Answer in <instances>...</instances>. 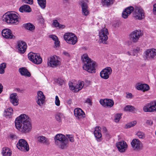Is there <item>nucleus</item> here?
Here are the masks:
<instances>
[{"instance_id":"15","label":"nucleus","mask_w":156,"mask_h":156,"mask_svg":"<svg viewBox=\"0 0 156 156\" xmlns=\"http://www.w3.org/2000/svg\"><path fill=\"white\" fill-rule=\"evenodd\" d=\"M133 16L136 19L141 20L144 17V13L143 10L141 8L137 7L133 13Z\"/></svg>"},{"instance_id":"60","label":"nucleus","mask_w":156,"mask_h":156,"mask_svg":"<svg viewBox=\"0 0 156 156\" xmlns=\"http://www.w3.org/2000/svg\"><path fill=\"white\" fill-rule=\"evenodd\" d=\"M125 107H133L132 106L127 105Z\"/></svg>"},{"instance_id":"28","label":"nucleus","mask_w":156,"mask_h":156,"mask_svg":"<svg viewBox=\"0 0 156 156\" xmlns=\"http://www.w3.org/2000/svg\"><path fill=\"white\" fill-rule=\"evenodd\" d=\"M10 99L11 102L14 106H16L18 105V100L16 93H14L11 94L10 96Z\"/></svg>"},{"instance_id":"26","label":"nucleus","mask_w":156,"mask_h":156,"mask_svg":"<svg viewBox=\"0 0 156 156\" xmlns=\"http://www.w3.org/2000/svg\"><path fill=\"white\" fill-rule=\"evenodd\" d=\"M74 114L78 119L84 117L85 115L84 112L80 108H76L74 110Z\"/></svg>"},{"instance_id":"30","label":"nucleus","mask_w":156,"mask_h":156,"mask_svg":"<svg viewBox=\"0 0 156 156\" xmlns=\"http://www.w3.org/2000/svg\"><path fill=\"white\" fill-rule=\"evenodd\" d=\"M2 154L4 156H10L12 154L11 151L6 147L3 148Z\"/></svg>"},{"instance_id":"48","label":"nucleus","mask_w":156,"mask_h":156,"mask_svg":"<svg viewBox=\"0 0 156 156\" xmlns=\"http://www.w3.org/2000/svg\"><path fill=\"white\" fill-rule=\"evenodd\" d=\"M55 105L58 106H59L60 104V101L58 97L57 96H56L55 97Z\"/></svg>"},{"instance_id":"63","label":"nucleus","mask_w":156,"mask_h":156,"mask_svg":"<svg viewBox=\"0 0 156 156\" xmlns=\"http://www.w3.org/2000/svg\"><path fill=\"white\" fill-rule=\"evenodd\" d=\"M155 156H156V155H155Z\"/></svg>"},{"instance_id":"24","label":"nucleus","mask_w":156,"mask_h":156,"mask_svg":"<svg viewBox=\"0 0 156 156\" xmlns=\"http://www.w3.org/2000/svg\"><path fill=\"white\" fill-rule=\"evenodd\" d=\"M134 10V8L132 6H129L126 8L122 13V16L123 18L126 19Z\"/></svg>"},{"instance_id":"57","label":"nucleus","mask_w":156,"mask_h":156,"mask_svg":"<svg viewBox=\"0 0 156 156\" xmlns=\"http://www.w3.org/2000/svg\"><path fill=\"white\" fill-rule=\"evenodd\" d=\"M17 91L18 92H19L20 93H23V89H21L20 88H17L16 89Z\"/></svg>"},{"instance_id":"39","label":"nucleus","mask_w":156,"mask_h":156,"mask_svg":"<svg viewBox=\"0 0 156 156\" xmlns=\"http://www.w3.org/2000/svg\"><path fill=\"white\" fill-rule=\"evenodd\" d=\"M136 135L140 139H144L145 137L144 133L140 131H137L136 134Z\"/></svg>"},{"instance_id":"9","label":"nucleus","mask_w":156,"mask_h":156,"mask_svg":"<svg viewBox=\"0 0 156 156\" xmlns=\"http://www.w3.org/2000/svg\"><path fill=\"white\" fill-rule=\"evenodd\" d=\"M59 58L56 55H54L50 57L48 62V67H55L60 64Z\"/></svg>"},{"instance_id":"19","label":"nucleus","mask_w":156,"mask_h":156,"mask_svg":"<svg viewBox=\"0 0 156 156\" xmlns=\"http://www.w3.org/2000/svg\"><path fill=\"white\" fill-rule=\"evenodd\" d=\"M99 102L100 104L103 106L111 107L114 105V101L113 100L110 99H101Z\"/></svg>"},{"instance_id":"16","label":"nucleus","mask_w":156,"mask_h":156,"mask_svg":"<svg viewBox=\"0 0 156 156\" xmlns=\"http://www.w3.org/2000/svg\"><path fill=\"white\" fill-rule=\"evenodd\" d=\"M116 146L119 151L121 153L125 152L128 148V145L126 142L124 141H121L117 142Z\"/></svg>"},{"instance_id":"50","label":"nucleus","mask_w":156,"mask_h":156,"mask_svg":"<svg viewBox=\"0 0 156 156\" xmlns=\"http://www.w3.org/2000/svg\"><path fill=\"white\" fill-rule=\"evenodd\" d=\"M126 97L127 98L131 99L133 97V96L131 93L128 92L126 93Z\"/></svg>"},{"instance_id":"22","label":"nucleus","mask_w":156,"mask_h":156,"mask_svg":"<svg viewBox=\"0 0 156 156\" xmlns=\"http://www.w3.org/2000/svg\"><path fill=\"white\" fill-rule=\"evenodd\" d=\"M36 140L38 142L45 145H48L50 143L49 139L43 136H37Z\"/></svg>"},{"instance_id":"14","label":"nucleus","mask_w":156,"mask_h":156,"mask_svg":"<svg viewBox=\"0 0 156 156\" xmlns=\"http://www.w3.org/2000/svg\"><path fill=\"white\" fill-rule=\"evenodd\" d=\"M131 144L133 150L135 151H140L143 148L142 143L137 139H133L131 142Z\"/></svg>"},{"instance_id":"42","label":"nucleus","mask_w":156,"mask_h":156,"mask_svg":"<svg viewBox=\"0 0 156 156\" xmlns=\"http://www.w3.org/2000/svg\"><path fill=\"white\" fill-rule=\"evenodd\" d=\"M143 110L145 112H156V108H143Z\"/></svg>"},{"instance_id":"13","label":"nucleus","mask_w":156,"mask_h":156,"mask_svg":"<svg viewBox=\"0 0 156 156\" xmlns=\"http://www.w3.org/2000/svg\"><path fill=\"white\" fill-rule=\"evenodd\" d=\"M144 54L147 59H154L156 56V49L154 48L147 49L145 51Z\"/></svg>"},{"instance_id":"37","label":"nucleus","mask_w":156,"mask_h":156,"mask_svg":"<svg viewBox=\"0 0 156 156\" xmlns=\"http://www.w3.org/2000/svg\"><path fill=\"white\" fill-rule=\"evenodd\" d=\"M144 107H156V100L147 103Z\"/></svg>"},{"instance_id":"59","label":"nucleus","mask_w":156,"mask_h":156,"mask_svg":"<svg viewBox=\"0 0 156 156\" xmlns=\"http://www.w3.org/2000/svg\"><path fill=\"white\" fill-rule=\"evenodd\" d=\"M71 100H69L67 101V103L68 104H70L71 103Z\"/></svg>"},{"instance_id":"52","label":"nucleus","mask_w":156,"mask_h":156,"mask_svg":"<svg viewBox=\"0 0 156 156\" xmlns=\"http://www.w3.org/2000/svg\"><path fill=\"white\" fill-rule=\"evenodd\" d=\"M54 41L58 40V37L55 35H51L49 36Z\"/></svg>"},{"instance_id":"4","label":"nucleus","mask_w":156,"mask_h":156,"mask_svg":"<svg viewBox=\"0 0 156 156\" xmlns=\"http://www.w3.org/2000/svg\"><path fill=\"white\" fill-rule=\"evenodd\" d=\"M2 20L7 23L17 24L19 23V17L18 15L13 12L5 14L2 16Z\"/></svg>"},{"instance_id":"5","label":"nucleus","mask_w":156,"mask_h":156,"mask_svg":"<svg viewBox=\"0 0 156 156\" xmlns=\"http://www.w3.org/2000/svg\"><path fill=\"white\" fill-rule=\"evenodd\" d=\"M64 38L69 44L74 45L77 41V38L76 35L71 33H67L64 34Z\"/></svg>"},{"instance_id":"10","label":"nucleus","mask_w":156,"mask_h":156,"mask_svg":"<svg viewBox=\"0 0 156 156\" xmlns=\"http://www.w3.org/2000/svg\"><path fill=\"white\" fill-rule=\"evenodd\" d=\"M142 36L140 30H135L132 31L129 35L130 40L133 43H136L139 40V38Z\"/></svg>"},{"instance_id":"40","label":"nucleus","mask_w":156,"mask_h":156,"mask_svg":"<svg viewBox=\"0 0 156 156\" xmlns=\"http://www.w3.org/2000/svg\"><path fill=\"white\" fill-rule=\"evenodd\" d=\"M6 67V64L3 63L0 65V73L3 74L5 72V69Z\"/></svg>"},{"instance_id":"41","label":"nucleus","mask_w":156,"mask_h":156,"mask_svg":"<svg viewBox=\"0 0 156 156\" xmlns=\"http://www.w3.org/2000/svg\"><path fill=\"white\" fill-rule=\"evenodd\" d=\"M63 116V115L62 113H58L55 115V118L56 120L60 122L62 121V118Z\"/></svg>"},{"instance_id":"44","label":"nucleus","mask_w":156,"mask_h":156,"mask_svg":"<svg viewBox=\"0 0 156 156\" xmlns=\"http://www.w3.org/2000/svg\"><path fill=\"white\" fill-rule=\"evenodd\" d=\"M66 136L67 139H69L71 142H73L74 141V137L72 135H67Z\"/></svg>"},{"instance_id":"54","label":"nucleus","mask_w":156,"mask_h":156,"mask_svg":"<svg viewBox=\"0 0 156 156\" xmlns=\"http://www.w3.org/2000/svg\"><path fill=\"white\" fill-rule=\"evenodd\" d=\"M59 42L58 41V40L55 41L54 44L56 47H58L59 46Z\"/></svg>"},{"instance_id":"20","label":"nucleus","mask_w":156,"mask_h":156,"mask_svg":"<svg viewBox=\"0 0 156 156\" xmlns=\"http://www.w3.org/2000/svg\"><path fill=\"white\" fill-rule=\"evenodd\" d=\"M27 47L26 43L23 41H19L17 42V48L20 53H24L25 52Z\"/></svg>"},{"instance_id":"46","label":"nucleus","mask_w":156,"mask_h":156,"mask_svg":"<svg viewBox=\"0 0 156 156\" xmlns=\"http://www.w3.org/2000/svg\"><path fill=\"white\" fill-rule=\"evenodd\" d=\"M146 124L148 126H152L153 121L151 119H148L146 120L145 122Z\"/></svg>"},{"instance_id":"62","label":"nucleus","mask_w":156,"mask_h":156,"mask_svg":"<svg viewBox=\"0 0 156 156\" xmlns=\"http://www.w3.org/2000/svg\"><path fill=\"white\" fill-rule=\"evenodd\" d=\"M155 135H156V130L155 131Z\"/></svg>"},{"instance_id":"2","label":"nucleus","mask_w":156,"mask_h":156,"mask_svg":"<svg viewBox=\"0 0 156 156\" xmlns=\"http://www.w3.org/2000/svg\"><path fill=\"white\" fill-rule=\"evenodd\" d=\"M81 58L84 63L83 67V69L90 73H95L96 63L92 61L87 55L84 54Z\"/></svg>"},{"instance_id":"47","label":"nucleus","mask_w":156,"mask_h":156,"mask_svg":"<svg viewBox=\"0 0 156 156\" xmlns=\"http://www.w3.org/2000/svg\"><path fill=\"white\" fill-rule=\"evenodd\" d=\"M136 51V50L133 49L132 51H127V54L129 55L135 56Z\"/></svg>"},{"instance_id":"17","label":"nucleus","mask_w":156,"mask_h":156,"mask_svg":"<svg viewBox=\"0 0 156 156\" xmlns=\"http://www.w3.org/2000/svg\"><path fill=\"white\" fill-rule=\"evenodd\" d=\"M37 103L40 106L44 103L45 101V97L42 92L41 91H37Z\"/></svg>"},{"instance_id":"31","label":"nucleus","mask_w":156,"mask_h":156,"mask_svg":"<svg viewBox=\"0 0 156 156\" xmlns=\"http://www.w3.org/2000/svg\"><path fill=\"white\" fill-rule=\"evenodd\" d=\"M52 25L54 27H58L59 29H63L65 27L64 25L60 24L57 20H53Z\"/></svg>"},{"instance_id":"7","label":"nucleus","mask_w":156,"mask_h":156,"mask_svg":"<svg viewBox=\"0 0 156 156\" xmlns=\"http://www.w3.org/2000/svg\"><path fill=\"white\" fill-rule=\"evenodd\" d=\"M109 33L108 30L105 28H103L99 32V40L100 42L103 44H107V41L108 39V35Z\"/></svg>"},{"instance_id":"32","label":"nucleus","mask_w":156,"mask_h":156,"mask_svg":"<svg viewBox=\"0 0 156 156\" xmlns=\"http://www.w3.org/2000/svg\"><path fill=\"white\" fill-rule=\"evenodd\" d=\"M19 11L22 12H29L31 11V9L29 6L25 5L21 7L19 9Z\"/></svg>"},{"instance_id":"27","label":"nucleus","mask_w":156,"mask_h":156,"mask_svg":"<svg viewBox=\"0 0 156 156\" xmlns=\"http://www.w3.org/2000/svg\"><path fill=\"white\" fill-rule=\"evenodd\" d=\"M14 111L15 109L13 108H7L4 110V115L5 117L10 118L12 116Z\"/></svg>"},{"instance_id":"23","label":"nucleus","mask_w":156,"mask_h":156,"mask_svg":"<svg viewBox=\"0 0 156 156\" xmlns=\"http://www.w3.org/2000/svg\"><path fill=\"white\" fill-rule=\"evenodd\" d=\"M100 127L97 126L95 128L94 134L98 142H100L101 140L102 135L101 133Z\"/></svg>"},{"instance_id":"34","label":"nucleus","mask_w":156,"mask_h":156,"mask_svg":"<svg viewBox=\"0 0 156 156\" xmlns=\"http://www.w3.org/2000/svg\"><path fill=\"white\" fill-rule=\"evenodd\" d=\"M23 26L25 28L30 30H32L35 28L34 26L30 23L24 24Z\"/></svg>"},{"instance_id":"56","label":"nucleus","mask_w":156,"mask_h":156,"mask_svg":"<svg viewBox=\"0 0 156 156\" xmlns=\"http://www.w3.org/2000/svg\"><path fill=\"white\" fill-rule=\"evenodd\" d=\"M3 87L2 85L0 83V94L2 92L3 90Z\"/></svg>"},{"instance_id":"58","label":"nucleus","mask_w":156,"mask_h":156,"mask_svg":"<svg viewBox=\"0 0 156 156\" xmlns=\"http://www.w3.org/2000/svg\"><path fill=\"white\" fill-rule=\"evenodd\" d=\"M69 0H63V2L64 3H66L69 2Z\"/></svg>"},{"instance_id":"29","label":"nucleus","mask_w":156,"mask_h":156,"mask_svg":"<svg viewBox=\"0 0 156 156\" xmlns=\"http://www.w3.org/2000/svg\"><path fill=\"white\" fill-rule=\"evenodd\" d=\"M19 71L22 76L30 77L31 74L28 70L25 67H22L19 69Z\"/></svg>"},{"instance_id":"18","label":"nucleus","mask_w":156,"mask_h":156,"mask_svg":"<svg viewBox=\"0 0 156 156\" xmlns=\"http://www.w3.org/2000/svg\"><path fill=\"white\" fill-rule=\"evenodd\" d=\"M2 35L3 37L7 39H15V36L12 34V31L8 29H5L2 31Z\"/></svg>"},{"instance_id":"33","label":"nucleus","mask_w":156,"mask_h":156,"mask_svg":"<svg viewBox=\"0 0 156 156\" xmlns=\"http://www.w3.org/2000/svg\"><path fill=\"white\" fill-rule=\"evenodd\" d=\"M137 123V121L136 120L128 122L125 125L124 128L126 129L130 128L136 125Z\"/></svg>"},{"instance_id":"3","label":"nucleus","mask_w":156,"mask_h":156,"mask_svg":"<svg viewBox=\"0 0 156 156\" xmlns=\"http://www.w3.org/2000/svg\"><path fill=\"white\" fill-rule=\"evenodd\" d=\"M54 138L55 144L59 148L64 149L68 147V141L64 135L61 133L57 134Z\"/></svg>"},{"instance_id":"61","label":"nucleus","mask_w":156,"mask_h":156,"mask_svg":"<svg viewBox=\"0 0 156 156\" xmlns=\"http://www.w3.org/2000/svg\"><path fill=\"white\" fill-rule=\"evenodd\" d=\"M103 129H105V130H106V128L105 127H104L103 128Z\"/></svg>"},{"instance_id":"36","label":"nucleus","mask_w":156,"mask_h":156,"mask_svg":"<svg viewBox=\"0 0 156 156\" xmlns=\"http://www.w3.org/2000/svg\"><path fill=\"white\" fill-rule=\"evenodd\" d=\"M113 0H103V5L108 6L113 4Z\"/></svg>"},{"instance_id":"53","label":"nucleus","mask_w":156,"mask_h":156,"mask_svg":"<svg viewBox=\"0 0 156 156\" xmlns=\"http://www.w3.org/2000/svg\"><path fill=\"white\" fill-rule=\"evenodd\" d=\"M154 8L153 9V12L154 14L156 15V4L154 5Z\"/></svg>"},{"instance_id":"1","label":"nucleus","mask_w":156,"mask_h":156,"mask_svg":"<svg viewBox=\"0 0 156 156\" xmlns=\"http://www.w3.org/2000/svg\"><path fill=\"white\" fill-rule=\"evenodd\" d=\"M15 124L16 129L23 133L30 132L32 128L30 119L25 114H22L16 118Z\"/></svg>"},{"instance_id":"21","label":"nucleus","mask_w":156,"mask_h":156,"mask_svg":"<svg viewBox=\"0 0 156 156\" xmlns=\"http://www.w3.org/2000/svg\"><path fill=\"white\" fill-rule=\"evenodd\" d=\"M82 13L83 15L87 16L89 14L87 4L86 2L83 1L81 2Z\"/></svg>"},{"instance_id":"55","label":"nucleus","mask_w":156,"mask_h":156,"mask_svg":"<svg viewBox=\"0 0 156 156\" xmlns=\"http://www.w3.org/2000/svg\"><path fill=\"white\" fill-rule=\"evenodd\" d=\"M63 54L65 55L66 56L68 57H69L70 56L68 52H66V51H64L63 52Z\"/></svg>"},{"instance_id":"35","label":"nucleus","mask_w":156,"mask_h":156,"mask_svg":"<svg viewBox=\"0 0 156 156\" xmlns=\"http://www.w3.org/2000/svg\"><path fill=\"white\" fill-rule=\"evenodd\" d=\"M38 3L42 9H44L46 7V0H37Z\"/></svg>"},{"instance_id":"8","label":"nucleus","mask_w":156,"mask_h":156,"mask_svg":"<svg viewBox=\"0 0 156 156\" xmlns=\"http://www.w3.org/2000/svg\"><path fill=\"white\" fill-rule=\"evenodd\" d=\"M16 146L18 149L21 151L27 152L29 150L28 143L26 140L23 139L19 140Z\"/></svg>"},{"instance_id":"45","label":"nucleus","mask_w":156,"mask_h":156,"mask_svg":"<svg viewBox=\"0 0 156 156\" xmlns=\"http://www.w3.org/2000/svg\"><path fill=\"white\" fill-rule=\"evenodd\" d=\"M135 110V108H124V111L129 112H134Z\"/></svg>"},{"instance_id":"6","label":"nucleus","mask_w":156,"mask_h":156,"mask_svg":"<svg viewBox=\"0 0 156 156\" xmlns=\"http://www.w3.org/2000/svg\"><path fill=\"white\" fill-rule=\"evenodd\" d=\"M28 56L29 59L34 64H39L42 62V59L38 54L31 52Z\"/></svg>"},{"instance_id":"25","label":"nucleus","mask_w":156,"mask_h":156,"mask_svg":"<svg viewBox=\"0 0 156 156\" xmlns=\"http://www.w3.org/2000/svg\"><path fill=\"white\" fill-rule=\"evenodd\" d=\"M136 88L138 90H141L143 92L147 91L149 89V86L146 84L137 83L136 85Z\"/></svg>"},{"instance_id":"43","label":"nucleus","mask_w":156,"mask_h":156,"mask_svg":"<svg viewBox=\"0 0 156 156\" xmlns=\"http://www.w3.org/2000/svg\"><path fill=\"white\" fill-rule=\"evenodd\" d=\"M92 99L91 98H87L85 100V103L87 104L88 106H91L92 105Z\"/></svg>"},{"instance_id":"11","label":"nucleus","mask_w":156,"mask_h":156,"mask_svg":"<svg viewBox=\"0 0 156 156\" xmlns=\"http://www.w3.org/2000/svg\"><path fill=\"white\" fill-rule=\"evenodd\" d=\"M112 73V69L110 67H107L103 69L100 73L101 77L104 79H108Z\"/></svg>"},{"instance_id":"38","label":"nucleus","mask_w":156,"mask_h":156,"mask_svg":"<svg viewBox=\"0 0 156 156\" xmlns=\"http://www.w3.org/2000/svg\"><path fill=\"white\" fill-rule=\"evenodd\" d=\"M122 113H117L114 115V120L116 123H118L122 118Z\"/></svg>"},{"instance_id":"49","label":"nucleus","mask_w":156,"mask_h":156,"mask_svg":"<svg viewBox=\"0 0 156 156\" xmlns=\"http://www.w3.org/2000/svg\"><path fill=\"white\" fill-rule=\"evenodd\" d=\"M58 83L61 86L64 83V81L62 79L58 78Z\"/></svg>"},{"instance_id":"51","label":"nucleus","mask_w":156,"mask_h":156,"mask_svg":"<svg viewBox=\"0 0 156 156\" xmlns=\"http://www.w3.org/2000/svg\"><path fill=\"white\" fill-rule=\"evenodd\" d=\"M24 2L26 3L32 4L33 3V0H23Z\"/></svg>"},{"instance_id":"12","label":"nucleus","mask_w":156,"mask_h":156,"mask_svg":"<svg viewBox=\"0 0 156 156\" xmlns=\"http://www.w3.org/2000/svg\"><path fill=\"white\" fill-rule=\"evenodd\" d=\"M69 85L70 89L74 92H77L83 88L84 85V82L83 81H80L75 85L72 82H69Z\"/></svg>"}]
</instances>
